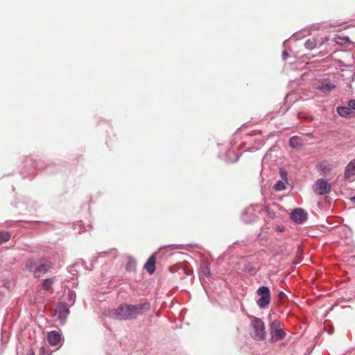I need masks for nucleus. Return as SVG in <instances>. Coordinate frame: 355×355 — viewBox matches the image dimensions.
Segmentation results:
<instances>
[{
    "label": "nucleus",
    "mask_w": 355,
    "mask_h": 355,
    "mask_svg": "<svg viewBox=\"0 0 355 355\" xmlns=\"http://www.w3.org/2000/svg\"><path fill=\"white\" fill-rule=\"evenodd\" d=\"M53 285V280L51 279H46L42 284V287L44 290L49 291Z\"/></svg>",
    "instance_id": "obj_16"
},
{
    "label": "nucleus",
    "mask_w": 355,
    "mask_h": 355,
    "mask_svg": "<svg viewBox=\"0 0 355 355\" xmlns=\"http://www.w3.org/2000/svg\"><path fill=\"white\" fill-rule=\"evenodd\" d=\"M67 312H68L67 309H66L64 308H63L59 312V316L58 317H59V318L61 320V321L62 322H64V320H65V319H66V318L67 316Z\"/></svg>",
    "instance_id": "obj_18"
},
{
    "label": "nucleus",
    "mask_w": 355,
    "mask_h": 355,
    "mask_svg": "<svg viewBox=\"0 0 355 355\" xmlns=\"http://www.w3.org/2000/svg\"><path fill=\"white\" fill-rule=\"evenodd\" d=\"M202 272L207 277H209L211 275L210 268L208 266H205L202 269Z\"/></svg>",
    "instance_id": "obj_19"
},
{
    "label": "nucleus",
    "mask_w": 355,
    "mask_h": 355,
    "mask_svg": "<svg viewBox=\"0 0 355 355\" xmlns=\"http://www.w3.org/2000/svg\"><path fill=\"white\" fill-rule=\"evenodd\" d=\"M337 112L340 116L343 117L353 116V112L351 110V108L349 107H338Z\"/></svg>",
    "instance_id": "obj_13"
},
{
    "label": "nucleus",
    "mask_w": 355,
    "mask_h": 355,
    "mask_svg": "<svg viewBox=\"0 0 355 355\" xmlns=\"http://www.w3.org/2000/svg\"><path fill=\"white\" fill-rule=\"evenodd\" d=\"M331 185L327 180L318 179L313 186V191L318 195H324L330 192Z\"/></svg>",
    "instance_id": "obj_6"
},
{
    "label": "nucleus",
    "mask_w": 355,
    "mask_h": 355,
    "mask_svg": "<svg viewBox=\"0 0 355 355\" xmlns=\"http://www.w3.org/2000/svg\"><path fill=\"white\" fill-rule=\"evenodd\" d=\"M28 355H35V353H34V352L33 350H31L30 352V353L28 354Z\"/></svg>",
    "instance_id": "obj_24"
},
{
    "label": "nucleus",
    "mask_w": 355,
    "mask_h": 355,
    "mask_svg": "<svg viewBox=\"0 0 355 355\" xmlns=\"http://www.w3.org/2000/svg\"><path fill=\"white\" fill-rule=\"evenodd\" d=\"M304 46L308 49H313L316 46V41L315 39H309L305 42Z\"/></svg>",
    "instance_id": "obj_15"
},
{
    "label": "nucleus",
    "mask_w": 355,
    "mask_h": 355,
    "mask_svg": "<svg viewBox=\"0 0 355 355\" xmlns=\"http://www.w3.org/2000/svg\"><path fill=\"white\" fill-rule=\"evenodd\" d=\"M291 218L295 223H302L306 220L307 214L303 209L297 208L291 212Z\"/></svg>",
    "instance_id": "obj_7"
},
{
    "label": "nucleus",
    "mask_w": 355,
    "mask_h": 355,
    "mask_svg": "<svg viewBox=\"0 0 355 355\" xmlns=\"http://www.w3.org/2000/svg\"><path fill=\"white\" fill-rule=\"evenodd\" d=\"M348 106L351 108V110H355V99L350 100L348 103Z\"/></svg>",
    "instance_id": "obj_21"
},
{
    "label": "nucleus",
    "mask_w": 355,
    "mask_h": 355,
    "mask_svg": "<svg viewBox=\"0 0 355 355\" xmlns=\"http://www.w3.org/2000/svg\"><path fill=\"white\" fill-rule=\"evenodd\" d=\"M51 263L46 260L30 259L26 264V269L32 272L35 277H40L51 268Z\"/></svg>",
    "instance_id": "obj_2"
},
{
    "label": "nucleus",
    "mask_w": 355,
    "mask_h": 355,
    "mask_svg": "<svg viewBox=\"0 0 355 355\" xmlns=\"http://www.w3.org/2000/svg\"><path fill=\"white\" fill-rule=\"evenodd\" d=\"M274 189L276 191H282L285 189V184L284 182L279 180L277 181L275 184L274 185Z\"/></svg>",
    "instance_id": "obj_17"
},
{
    "label": "nucleus",
    "mask_w": 355,
    "mask_h": 355,
    "mask_svg": "<svg viewBox=\"0 0 355 355\" xmlns=\"http://www.w3.org/2000/svg\"><path fill=\"white\" fill-rule=\"evenodd\" d=\"M355 175V159L351 161L345 168V178L349 179Z\"/></svg>",
    "instance_id": "obj_11"
},
{
    "label": "nucleus",
    "mask_w": 355,
    "mask_h": 355,
    "mask_svg": "<svg viewBox=\"0 0 355 355\" xmlns=\"http://www.w3.org/2000/svg\"><path fill=\"white\" fill-rule=\"evenodd\" d=\"M10 239V235L9 232L6 231L0 232V245L7 242Z\"/></svg>",
    "instance_id": "obj_14"
},
{
    "label": "nucleus",
    "mask_w": 355,
    "mask_h": 355,
    "mask_svg": "<svg viewBox=\"0 0 355 355\" xmlns=\"http://www.w3.org/2000/svg\"><path fill=\"white\" fill-rule=\"evenodd\" d=\"M280 173H281V175L282 177V178H286V172L284 170H280Z\"/></svg>",
    "instance_id": "obj_22"
},
{
    "label": "nucleus",
    "mask_w": 355,
    "mask_h": 355,
    "mask_svg": "<svg viewBox=\"0 0 355 355\" xmlns=\"http://www.w3.org/2000/svg\"><path fill=\"white\" fill-rule=\"evenodd\" d=\"M270 331L271 340L273 342L284 339L286 335L282 327L280 321L278 320H275L270 323Z\"/></svg>",
    "instance_id": "obj_4"
},
{
    "label": "nucleus",
    "mask_w": 355,
    "mask_h": 355,
    "mask_svg": "<svg viewBox=\"0 0 355 355\" xmlns=\"http://www.w3.org/2000/svg\"><path fill=\"white\" fill-rule=\"evenodd\" d=\"M261 297L257 300V304L260 308L266 307L270 302V292L268 287L261 286L257 291Z\"/></svg>",
    "instance_id": "obj_5"
},
{
    "label": "nucleus",
    "mask_w": 355,
    "mask_h": 355,
    "mask_svg": "<svg viewBox=\"0 0 355 355\" xmlns=\"http://www.w3.org/2000/svg\"><path fill=\"white\" fill-rule=\"evenodd\" d=\"M47 339L50 345H57L61 340V335L55 331H51L48 334Z\"/></svg>",
    "instance_id": "obj_9"
},
{
    "label": "nucleus",
    "mask_w": 355,
    "mask_h": 355,
    "mask_svg": "<svg viewBox=\"0 0 355 355\" xmlns=\"http://www.w3.org/2000/svg\"><path fill=\"white\" fill-rule=\"evenodd\" d=\"M317 88L322 91L323 93H329L335 88V85L331 83L330 81L325 80L319 82L317 85Z\"/></svg>",
    "instance_id": "obj_10"
},
{
    "label": "nucleus",
    "mask_w": 355,
    "mask_h": 355,
    "mask_svg": "<svg viewBox=\"0 0 355 355\" xmlns=\"http://www.w3.org/2000/svg\"><path fill=\"white\" fill-rule=\"evenodd\" d=\"M251 325L252 327V337L257 340H264L266 336L264 322L260 318L253 316L251 318Z\"/></svg>",
    "instance_id": "obj_3"
},
{
    "label": "nucleus",
    "mask_w": 355,
    "mask_h": 355,
    "mask_svg": "<svg viewBox=\"0 0 355 355\" xmlns=\"http://www.w3.org/2000/svg\"><path fill=\"white\" fill-rule=\"evenodd\" d=\"M156 257L155 254L151 255L144 265V268L149 274L153 275L155 271Z\"/></svg>",
    "instance_id": "obj_8"
},
{
    "label": "nucleus",
    "mask_w": 355,
    "mask_h": 355,
    "mask_svg": "<svg viewBox=\"0 0 355 355\" xmlns=\"http://www.w3.org/2000/svg\"><path fill=\"white\" fill-rule=\"evenodd\" d=\"M40 355H52L51 353L46 352L44 347L40 349Z\"/></svg>",
    "instance_id": "obj_20"
},
{
    "label": "nucleus",
    "mask_w": 355,
    "mask_h": 355,
    "mask_svg": "<svg viewBox=\"0 0 355 355\" xmlns=\"http://www.w3.org/2000/svg\"><path fill=\"white\" fill-rule=\"evenodd\" d=\"M303 143H304V140L298 136L292 137L290 139V141H289L290 146L294 148H300L301 146H302Z\"/></svg>",
    "instance_id": "obj_12"
},
{
    "label": "nucleus",
    "mask_w": 355,
    "mask_h": 355,
    "mask_svg": "<svg viewBox=\"0 0 355 355\" xmlns=\"http://www.w3.org/2000/svg\"><path fill=\"white\" fill-rule=\"evenodd\" d=\"M350 200H351L352 202H355V196L352 197V198H350Z\"/></svg>",
    "instance_id": "obj_23"
},
{
    "label": "nucleus",
    "mask_w": 355,
    "mask_h": 355,
    "mask_svg": "<svg viewBox=\"0 0 355 355\" xmlns=\"http://www.w3.org/2000/svg\"><path fill=\"white\" fill-rule=\"evenodd\" d=\"M149 309L148 302H144L135 306L123 304L117 309L112 310L110 315L116 320H130L136 318L138 315L142 314Z\"/></svg>",
    "instance_id": "obj_1"
}]
</instances>
